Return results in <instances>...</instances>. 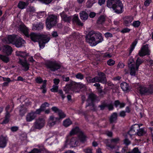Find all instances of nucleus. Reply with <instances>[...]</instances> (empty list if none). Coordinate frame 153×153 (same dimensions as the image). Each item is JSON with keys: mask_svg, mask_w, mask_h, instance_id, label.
Returning a JSON list of instances; mask_svg holds the SVG:
<instances>
[{"mask_svg": "<svg viewBox=\"0 0 153 153\" xmlns=\"http://www.w3.org/2000/svg\"><path fill=\"white\" fill-rule=\"evenodd\" d=\"M87 140V137L81 131L78 127L73 128L66 137V143L71 147L76 146L79 141L84 143Z\"/></svg>", "mask_w": 153, "mask_h": 153, "instance_id": "obj_1", "label": "nucleus"}, {"mask_svg": "<svg viewBox=\"0 0 153 153\" xmlns=\"http://www.w3.org/2000/svg\"><path fill=\"white\" fill-rule=\"evenodd\" d=\"M19 30L26 37L30 36L32 40L34 42H39V45L41 48H43L45 44L47 43L50 40L49 37L46 35H41L39 33H33L29 36L28 34V28L23 24H22L19 26Z\"/></svg>", "mask_w": 153, "mask_h": 153, "instance_id": "obj_2", "label": "nucleus"}, {"mask_svg": "<svg viewBox=\"0 0 153 153\" xmlns=\"http://www.w3.org/2000/svg\"><path fill=\"white\" fill-rule=\"evenodd\" d=\"M86 40L91 46H95L102 41L103 39L100 33H95L91 31L86 36Z\"/></svg>", "mask_w": 153, "mask_h": 153, "instance_id": "obj_3", "label": "nucleus"}, {"mask_svg": "<svg viewBox=\"0 0 153 153\" xmlns=\"http://www.w3.org/2000/svg\"><path fill=\"white\" fill-rule=\"evenodd\" d=\"M107 6L110 8H112L115 12L118 13H122L123 11V4L120 0H108Z\"/></svg>", "mask_w": 153, "mask_h": 153, "instance_id": "obj_4", "label": "nucleus"}, {"mask_svg": "<svg viewBox=\"0 0 153 153\" xmlns=\"http://www.w3.org/2000/svg\"><path fill=\"white\" fill-rule=\"evenodd\" d=\"M16 55L22 58L23 59H19V63L22 66V69L25 71H27L29 68V65L27 62L26 57L28 56V54L25 52L17 51L16 52Z\"/></svg>", "mask_w": 153, "mask_h": 153, "instance_id": "obj_5", "label": "nucleus"}, {"mask_svg": "<svg viewBox=\"0 0 153 153\" xmlns=\"http://www.w3.org/2000/svg\"><path fill=\"white\" fill-rule=\"evenodd\" d=\"M99 76H96L93 78L91 77H88L87 79V81L89 82L94 83L95 82H100L102 83H105L106 80L105 75L103 73L99 72L98 74Z\"/></svg>", "mask_w": 153, "mask_h": 153, "instance_id": "obj_6", "label": "nucleus"}, {"mask_svg": "<svg viewBox=\"0 0 153 153\" xmlns=\"http://www.w3.org/2000/svg\"><path fill=\"white\" fill-rule=\"evenodd\" d=\"M57 22V16L53 15H49L47 18L46 22V26L48 30H50L55 26Z\"/></svg>", "mask_w": 153, "mask_h": 153, "instance_id": "obj_7", "label": "nucleus"}, {"mask_svg": "<svg viewBox=\"0 0 153 153\" xmlns=\"http://www.w3.org/2000/svg\"><path fill=\"white\" fill-rule=\"evenodd\" d=\"M47 67L51 70L54 71L59 69L60 68V65L56 61L50 62L46 64Z\"/></svg>", "mask_w": 153, "mask_h": 153, "instance_id": "obj_8", "label": "nucleus"}, {"mask_svg": "<svg viewBox=\"0 0 153 153\" xmlns=\"http://www.w3.org/2000/svg\"><path fill=\"white\" fill-rule=\"evenodd\" d=\"M45 123V120L44 119L39 118L36 120L34 125L35 128L40 129L43 127Z\"/></svg>", "mask_w": 153, "mask_h": 153, "instance_id": "obj_9", "label": "nucleus"}, {"mask_svg": "<svg viewBox=\"0 0 153 153\" xmlns=\"http://www.w3.org/2000/svg\"><path fill=\"white\" fill-rule=\"evenodd\" d=\"M139 55L143 56L146 55H149V50L148 49V45H143L138 53Z\"/></svg>", "mask_w": 153, "mask_h": 153, "instance_id": "obj_10", "label": "nucleus"}, {"mask_svg": "<svg viewBox=\"0 0 153 153\" xmlns=\"http://www.w3.org/2000/svg\"><path fill=\"white\" fill-rule=\"evenodd\" d=\"M128 64L130 74L133 76L134 75V60L132 56L129 58Z\"/></svg>", "mask_w": 153, "mask_h": 153, "instance_id": "obj_11", "label": "nucleus"}, {"mask_svg": "<svg viewBox=\"0 0 153 153\" xmlns=\"http://www.w3.org/2000/svg\"><path fill=\"white\" fill-rule=\"evenodd\" d=\"M36 115L33 111L28 113L26 116V120L27 122H30L33 120L36 117Z\"/></svg>", "mask_w": 153, "mask_h": 153, "instance_id": "obj_12", "label": "nucleus"}, {"mask_svg": "<svg viewBox=\"0 0 153 153\" xmlns=\"http://www.w3.org/2000/svg\"><path fill=\"white\" fill-rule=\"evenodd\" d=\"M59 121V119L57 117H55L53 116L50 117L48 122V125L50 127L54 125L56 122Z\"/></svg>", "mask_w": 153, "mask_h": 153, "instance_id": "obj_13", "label": "nucleus"}, {"mask_svg": "<svg viewBox=\"0 0 153 153\" xmlns=\"http://www.w3.org/2000/svg\"><path fill=\"white\" fill-rule=\"evenodd\" d=\"M25 43V42L24 40L21 37H17L13 45H15L16 47L19 48L23 46Z\"/></svg>", "mask_w": 153, "mask_h": 153, "instance_id": "obj_14", "label": "nucleus"}, {"mask_svg": "<svg viewBox=\"0 0 153 153\" xmlns=\"http://www.w3.org/2000/svg\"><path fill=\"white\" fill-rule=\"evenodd\" d=\"M133 19V17L126 16L124 18V25L127 26H130L131 24V22Z\"/></svg>", "mask_w": 153, "mask_h": 153, "instance_id": "obj_15", "label": "nucleus"}, {"mask_svg": "<svg viewBox=\"0 0 153 153\" xmlns=\"http://www.w3.org/2000/svg\"><path fill=\"white\" fill-rule=\"evenodd\" d=\"M2 51L7 55L11 54L12 50V48L8 45H4L3 46L2 48Z\"/></svg>", "mask_w": 153, "mask_h": 153, "instance_id": "obj_16", "label": "nucleus"}, {"mask_svg": "<svg viewBox=\"0 0 153 153\" xmlns=\"http://www.w3.org/2000/svg\"><path fill=\"white\" fill-rule=\"evenodd\" d=\"M17 36L15 35H9L7 38V41L6 43H10L14 44L17 39Z\"/></svg>", "mask_w": 153, "mask_h": 153, "instance_id": "obj_17", "label": "nucleus"}, {"mask_svg": "<svg viewBox=\"0 0 153 153\" xmlns=\"http://www.w3.org/2000/svg\"><path fill=\"white\" fill-rule=\"evenodd\" d=\"M43 28V24L42 23L37 22L33 24L32 29L33 30H41Z\"/></svg>", "mask_w": 153, "mask_h": 153, "instance_id": "obj_18", "label": "nucleus"}, {"mask_svg": "<svg viewBox=\"0 0 153 153\" xmlns=\"http://www.w3.org/2000/svg\"><path fill=\"white\" fill-rule=\"evenodd\" d=\"M7 139L6 137L1 136L0 138V147L4 148L6 146Z\"/></svg>", "mask_w": 153, "mask_h": 153, "instance_id": "obj_19", "label": "nucleus"}, {"mask_svg": "<svg viewBox=\"0 0 153 153\" xmlns=\"http://www.w3.org/2000/svg\"><path fill=\"white\" fill-rule=\"evenodd\" d=\"M120 87L124 91H129L131 89V87L128 84L125 82H122L121 84Z\"/></svg>", "mask_w": 153, "mask_h": 153, "instance_id": "obj_20", "label": "nucleus"}, {"mask_svg": "<svg viewBox=\"0 0 153 153\" xmlns=\"http://www.w3.org/2000/svg\"><path fill=\"white\" fill-rule=\"evenodd\" d=\"M137 88L138 90L139 91L140 94H142L147 93V88L144 86H140L139 87H137Z\"/></svg>", "mask_w": 153, "mask_h": 153, "instance_id": "obj_21", "label": "nucleus"}, {"mask_svg": "<svg viewBox=\"0 0 153 153\" xmlns=\"http://www.w3.org/2000/svg\"><path fill=\"white\" fill-rule=\"evenodd\" d=\"M143 62L142 59H141L140 58L138 57L136 61L135 64V68H134V75H135V71H137L140 65Z\"/></svg>", "mask_w": 153, "mask_h": 153, "instance_id": "obj_22", "label": "nucleus"}, {"mask_svg": "<svg viewBox=\"0 0 153 153\" xmlns=\"http://www.w3.org/2000/svg\"><path fill=\"white\" fill-rule=\"evenodd\" d=\"M72 20L74 22H76L79 25L81 26L83 25V24L79 20L77 15H75L73 18Z\"/></svg>", "mask_w": 153, "mask_h": 153, "instance_id": "obj_23", "label": "nucleus"}, {"mask_svg": "<svg viewBox=\"0 0 153 153\" xmlns=\"http://www.w3.org/2000/svg\"><path fill=\"white\" fill-rule=\"evenodd\" d=\"M81 19L82 20L85 21L88 19V15L87 13L85 11H82L79 13Z\"/></svg>", "mask_w": 153, "mask_h": 153, "instance_id": "obj_24", "label": "nucleus"}, {"mask_svg": "<svg viewBox=\"0 0 153 153\" xmlns=\"http://www.w3.org/2000/svg\"><path fill=\"white\" fill-rule=\"evenodd\" d=\"M136 111L135 113L136 115L139 118H142L143 115V110L137 108L136 107Z\"/></svg>", "mask_w": 153, "mask_h": 153, "instance_id": "obj_25", "label": "nucleus"}, {"mask_svg": "<svg viewBox=\"0 0 153 153\" xmlns=\"http://www.w3.org/2000/svg\"><path fill=\"white\" fill-rule=\"evenodd\" d=\"M137 131L136 133V134L139 136H143L146 133L143 128H139L138 130L137 129Z\"/></svg>", "mask_w": 153, "mask_h": 153, "instance_id": "obj_26", "label": "nucleus"}, {"mask_svg": "<svg viewBox=\"0 0 153 153\" xmlns=\"http://www.w3.org/2000/svg\"><path fill=\"white\" fill-rule=\"evenodd\" d=\"M74 85L71 84L66 85L65 87L66 89L65 90L66 93H70V90L74 91Z\"/></svg>", "mask_w": 153, "mask_h": 153, "instance_id": "obj_27", "label": "nucleus"}, {"mask_svg": "<svg viewBox=\"0 0 153 153\" xmlns=\"http://www.w3.org/2000/svg\"><path fill=\"white\" fill-rule=\"evenodd\" d=\"M0 60L5 63H7L9 61V57L5 55L0 54Z\"/></svg>", "mask_w": 153, "mask_h": 153, "instance_id": "obj_28", "label": "nucleus"}, {"mask_svg": "<svg viewBox=\"0 0 153 153\" xmlns=\"http://www.w3.org/2000/svg\"><path fill=\"white\" fill-rule=\"evenodd\" d=\"M60 15L62 18L64 19V20L66 22H69L72 19L71 17H68L66 15H64V13L62 12L60 13Z\"/></svg>", "mask_w": 153, "mask_h": 153, "instance_id": "obj_29", "label": "nucleus"}, {"mask_svg": "<svg viewBox=\"0 0 153 153\" xmlns=\"http://www.w3.org/2000/svg\"><path fill=\"white\" fill-rule=\"evenodd\" d=\"M117 114L116 113H114L111 116L110 120L111 123L115 122L117 119Z\"/></svg>", "mask_w": 153, "mask_h": 153, "instance_id": "obj_30", "label": "nucleus"}, {"mask_svg": "<svg viewBox=\"0 0 153 153\" xmlns=\"http://www.w3.org/2000/svg\"><path fill=\"white\" fill-rule=\"evenodd\" d=\"M114 104L115 107H119L120 108H122L124 107L125 105V103H120L119 101H116L114 103Z\"/></svg>", "mask_w": 153, "mask_h": 153, "instance_id": "obj_31", "label": "nucleus"}, {"mask_svg": "<svg viewBox=\"0 0 153 153\" xmlns=\"http://www.w3.org/2000/svg\"><path fill=\"white\" fill-rule=\"evenodd\" d=\"M105 16L103 15L101 16L98 19L97 23L98 24H100L103 23L105 20Z\"/></svg>", "mask_w": 153, "mask_h": 153, "instance_id": "obj_32", "label": "nucleus"}, {"mask_svg": "<svg viewBox=\"0 0 153 153\" xmlns=\"http://www.w3.org/2000/svg\"><path fill=\"white\" fill-rule=\"evenodd\" d=\"M27 5V3L22 1H20L18 5V7L20 9H23Z\"/></svg>", "mask_w": 153, "mask_h": 153, "instance_id": "obj_33", "label": "nucleus"}, {"mask_svg": "<svg viewBox=\"0 0 153 153\" xmlns=\"http://www.w3.org/2000/svg\"><path fill=\"white\" fill-rule=\"evenodd\" d=\"M72 124L71 121L69 119H67L63 122V125L65 127H68Z\"/></svg>", "mask_w": 153, "mask_h": 153, "instance_id": "obj_34", "label": "nucleus"}, {"mask_svg": "<svg viewBox=\"0 0 153 153\" xmlns=\"http://www.w3.org/2000/svg\"><path fill=\"white\" fill-rule=\"evenodd\" d=\"M59 117L58 118L59 119V121L61 119L65 118V114L61 110H60L59 112L58 113ZM58 118V117H57Z\"/></svg>", "mask_w": 153, "mask_h": 153, "instance_id": "obj_35", "label": "nucleus"}, {"mask_svg": "<svg viewBox=\"0 0 153 153\" xmlns=\"http://www.w3.org/2000/svg\"><path fill=\"white\" fill-rule=\"evenodd\" d=\"M10 117V115L7 112L5 116V119L1 123L2 124H4L7 123L9 121V118Z\"/></svg>", "mask_w": 153, "mask_h": 153, "instance_id": "obj_36", "label": "nucleus"}, {"mask_svg": "<svg viewBox=\"0 0 153 153\" xmlns=\"http://www.w3.org/2000/svg\"><path fill=\"white\" fill-rule=\"evenodd\" d=\"M95 95L93 94H91L89 96L88 101H91V102H93L95 99Z\"/></svg>", "mask_w": 153, "mask_h": 153, "instance_id": "obj_37", "label": "nucleus"}, {"mask_svg": "<svg viewBox=\"0 0 153 153\" xmlns=\"http://www.w3.org/2000/svg\"><path fill=\"white\" fill-rule=\"evenodd\" d=\"M147 93L152 94L153 93V84L150 85L147 88Z\"/></svg>", "mask_w": 153, "mask_h": 153, "instance_id": "obj_38", "label": "nucleus"}, {"mask_svg": "<svg viewBox=\"0 0 153 153\" xmlns=\"http://www.w3.org/2000/svg\"><path fill=\"white\" fill-rule=\"evenodd\" d=\"M115 63V61L111 59L108 60L107 62V64L109 66H112L114 65Z\"/></svg>", "mask_w": 153, "mask_h": 153, "instance_id": "obj_39", "label": "nucleus"}, {"mask_svg": "<svg viewBox=\"0 0 153 153\" xmlns=\"http://www.w3.org/2000/svg\"><path fill=\"white\" fill-rule=\"evenodd\" d=\"M58 87L57 85H53V88L51 89V91L56 92L58 91Z\"/></svg>", "mask_w": 153, "mask_h": 153, "instance_id": "obj_40", "label": "nucleus"}, {"mask_svg": "<svg viewBox=\"0 0 153 153\" xmlns=\"http://www.w3.org/2000/svg\"><path fill=\"white\" fill-rule=\"evenodd\" d=\"M49 104L47 102H45L42 104L40 107L43 111H44L46 107H48L49 106Z\"/></svg>", "mask_w": 153, "mask_h": 153, "instance_id": "obj_41", "label": "nucleus"}, {"mask_svg": "<svg viewBox=\"0 0 153 153\" xmlns=\"http://www.w3.org/2000/svg\"><path fill=\"white\" fill-rule=\"evenodd\" d=\"M76 77L78 79H82L84 78V76L81 74L79 73L76 75Z\"/></svg>", "mask_w": 153, "mask_h": 153, "instance_id": "obj_42", "label": "nucleus"}, {"mask_svg": "<svg viewBox=\"0 0 153 153\" xmlns=\"http://www.w3.org/2000/svg\"><path fill=\"white\" fill-rule=\"evenodd\" d=\"M51 110L55 113H58L59 111L61 110L59 109L57 107L54 106L51 108Z\"/></svg>", "mask_w": 153, "mask_h": 153, "instance_id": "obj_43", "label": "nucleus"}, {"mask_svg": "<svg viewBox=\"0 0 153 153\" xmlns=\"http://www.w3.org/2000/svg\"><path fill=\"white\" fill-rule=\"evenodd\" d=\"M92 0H88L86 3V6L88 7H91L93 5V4L91 2Z\"/></svg>", "mask_w": 153, "mask_h": 153, "instance_id": "obj_44", "label": "nucleus"}, {"mask_svg": "<svg viewBox=\"0 0 153 153\" xmlns=\"http://www.w3.org/2000/svg\"><path fill=\"white\" fill-rule=\"evenodd\" d=\"M20 108H21L19 110L21 112H22L24 114L26 112V108L25 107V105H23Z\"/></svg>", "mask_w": 153, "mask_h": 153, "instance_id": "obj_45", "label": "nucleus"}, {"mask_svg": "<svg viewBox=\"0 0 153 153\" xmlns=\"http://www.w3.org/2000/svg\"><path fill=\"white\" fill-rule=\"evenodd\" d=\"M46 14L45 11H42L39 12L38 13V16L40 18L42 17V16H46Z\"/></svg>", "mask_w": 153, "mask_h": 153, "instance_id": "obj_46", "label": "nucleus"}, {"mask_svg": "<svg viewBox=\"0 0 153 153\" xmlns=\"http://www.w3.org/2000/svg\"><path fill=\"white\" fill-rule=\"evenodd\" d=\"M28 60L29 61L32 63H33V65H36V62L35 61V60L33 59V58L32 56H31L28 59Z\"/></svg>", "mask_w": 153, "mask_h": 153, "instance_id": "obj_47", "label": "nucleus"}, {"mask_svg": "<svg viewBox=\"0 0 153 153\" xmlns=\"http://www.w3.org/2000/svg\"><path fill=\"white\" fill-rule=\"evenodd\" d=\"M105 36L106 38L112 37L113 35L109 32H107L105 33Z\"/></svg>", "mask_w": 153, "mask_h": 153, "instance_id": "obj_48", "label": "nucleus"}, {"mask_svg": "<svg viewBox=\"0 0 153 153\" xmlns=\"http://www.w3.org/2000/svg\"><path fill=\"white\" fill-rule=\"evenodd\" d=\"M112 56V54H110V53H105L103 55V56L104 57L108 58H110V57H111Z\"/></svg>", "mask_w": 153, "mask_h": 153, "instance_id": "obj_49", "label": "nucleus"}, {"mask_svg": "<svg viewBox=\"0 0 153 153\" xmlns=\"http://www.w3.org/2000/svg\"><path fill=\"white\" fill-rule=\"evenodd\" d=\"M43 111V110L40 107L39 108L37 109L35 112H34L35 113V114L36 115V114H39Z\"/></svg>", "mask_w": 153, "mask_h": 153, "instance_id": "obj_50", "label": "nucleus"}, {"mask_svg": "<svg viewBox=\"0 0 153 153\" xmlns=\"http://www.w3.org/2000/svg\"><path fill=\"white\" fill-rule=\"evenodd\" d=\"M140 23L139 21H134V27H138L140 25Z\"/></svg>", "mask_w": 153, "mask_h": 153, "instance_id": "obj_51", "label": "nucleus"}, {"mask_svg": "<svg viewBox=\"0 0 153 153\" xmlns=\"http://www.w3.org/2000/svg\"><path fill=\"white\" fill-rule=\"evenodd\" d=\"M152 0H146L144 3V5L146 6H148L152 2Z\"/></svg>", "mask_w": 153, "mask_h": 153, "instance_id": "obj_52", "label": "nucleus"}, {"mask_svg": "<svg viewBox=\"0 0 153 153\" xmlns=\"http://www.w3.org/2000/svg\"><path fill=\"white\" fill-rule=\"evenodd\" d=\"M130 31V30L127 28H126L123 29L121 31V32L122 33H126L129 32Z\"/></svg>", "mask_w": 153, "mask_h": 153, "instance_id": "obj_53", "label": "nucleus"}, {"mask_svg": "<svg viewBox=\"0 0 153 153\" xmlns=\"http://www.w3.org/2000/svg\"><path fill=\"white\" fill-rule=\"evenodd\" d=\"M84 151L85 153H92V150L90 148H87L85 149Z\"/></svg>", "mask_w": 153, "mask_h": 153, "instance_id": "obj_54", "label": "nucleus"}, {"mask_svg": "<svg viewBox=\"0 0 153 153\" xmlns=\"http://www.w3.org/2000/svg\"><path fill=\"white\" fill-rule=\"evenodd\" d=\"M106 106L107 107L109 110H112L113 108L112 104L111 103L107 105Z\"/></svg>", "mask_w": 153, "mask_h": 153, "instance_id": "obj_55", "label": "nucleus"}, {"mask_svg": "<svg viewBox=\"0 0 153 153\" xmlns=\"http://www.w3.org/2000/svg\"><path fill=\"white\" fill-rule=\"evenodd\" d=\"M119 139L118 138L113 139L111 140V142L112 143H117L119 141Z\"/></svg>", "mask_w": 153, "mask_h": 153, "instance_id": "obj_56", "label": "nucleus"}, {"mask_svg": "<svg viewBox=\"0 0 153 153\" xmlns=\"http://www.w3.org/2000/svg\"><path fill=\"white\" fill-rule=\"evenodd\" d=\"M36 82L38 83H41L42 81V79L41 77H37L36 79Z\"/></svg>", "mask_w": 153, "mask_h": 153, "instance_id": "obj_57", "label": "nucleus"}, {"mask_svg": "<svg viewBox=\"0 0 153 153\" xmlns=\"http://www.w3.org/2000/svg\"><path fill=\"white\" fill-rule=\"evenodd\" d=\"M124 66V64L122 62H119L117 65V67L119 68H123Z\"/></svg>", "mask_w": 153, "mask_h": 153, "instance_id": "obj_58", "label": "nucleus"}, {"mask_svg": "<svg viewBox=\"0 0 153 153\" xmlns=\"http://www.w3.org/2000/svg\"><path fill=\"white\" fill-rule=\"evenodd\" d=\"M134 132V130L131 128L128 132V134L131 137L133 135V134Z\"/></svg>", "mask_w": 153, "mask_h": 153, "instance_id": "obj_59", "label": "nucleus"}, {"mask_svg": "<svg viewBox=\"0 0 153 153\" xmlns=\"http://www.w3.org/2000/svg\"><path fill=\"white\" fill-rule=\"evenodd\" d=\"M39 150L38 149H34L31 152L29 153H39Z\"/></svg>", "mask_w": 153, "mask_h": 153, "instance_id": "obj_60", "label": "nucleus"}, {"mask_svg": "<svg viewBox=\"0 0 153 153\" xmlns=\"http://www.w3.org/2000/svg\"><path fill=\"white\" fill-rule=\"evenodd\" d=\"M119 114L120 117H123L126 115L125 112L122 111Z\"/></svg>", "mask_w": 153, "mask_h": 153, "instance_id": "obj_61", "label": "nucleus"}, {"mask_svg": "<svg viewBox=\"0 0 153 153\" xmlns=\"http://www.w3.org/2000/svg\"><path fill=\"white\" fill-rule=\"evenodd\" d=\"M18 128L16 126L12 127L11 128V130L13 131H15L18 130Z\"/></svg>", "mask_w": 153, "mask_h": 153, "instance_id": "obj_62", "label": "nucleus"}, {"mask_svg": "<svg viewBox=\"0 0 153 153\" xmlns=\"http://www.w3.org/2000/svg\"><path fill=\"white\" fill-rule=\"evenodd\" d=\"M53 81L55 85H57L59 82V80L58 79H54Z\"/></svg>", "mask_w": 153, "mask_h": 153, "instance_id": "obj_63", "label": "nucleus"}, {"mask_svg": "<svg viewBox=\"0 0 153 153\" xmlns=\"http://www.w3.org/2000/svg\"><path fill=\"white\" fill-rule=\"evenodd\" d=\"M96 13L93 12H91L89 14V16L90 18H93L95 16Z\"/></svg>", "mask_w": 153, "mask_h": 153, "instance_id": "obj_64", "label": "nucleus"}]
</instances>
